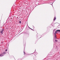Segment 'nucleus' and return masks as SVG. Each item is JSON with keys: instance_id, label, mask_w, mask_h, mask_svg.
<instances>
[{"instance_id": "nucleus-3", "label": "nucleus", "mask_w": 60, "mask_h": 60, "mask_svg": "<svg viewBox=\"0 0 60 60\" xmlns=\"http://www.w3.org/2000/svg\"><path fill=\"white\" fill-rule=\"evenodd\" d=\"M56 34H55L54 35L55 36L54 37L55 38H56Z\"/></svg>"}, {"instance_id": "nucleus-8", "label": "nucleus", "mask_w": 60, "mask_h": 60, "mask_svg": "<svg viewBox=\"0 0 60 60\" xmlns=\"http://www.w3.org/2000/svg\"><path fill=\"white\" fill-rule=\"evenodd\" d=\"M23 52L24 53V55H25V52Z\"/></svg>"}, {"instance_id": "nucleus-4", "label": "nucleus", "mask_w": 60, "mask_h": 60, "mask_svg": "<svg viewBox=\"0 0 60 60\" xmlns=\"http://www.w3.org/2000/svg\"><path fill=\"white\" fill-rule=\"evenodd\" d=\"M55 42H57V41H58V40H55Z\"/></svg>"}, {"instance_id": "nucleus-11", "label": "nucleus", "mask_w": 60, "mask_h": 60, "mask_svg": "<svg viewBox=\"0 0 60 60\" xmlns=\"http://www.w3.org/2000/svg\"><path fill=\"white\" fill-rule=\"evenodd\" d=\"M55 32L56 33L55 34H56V31Z\"/></svg>"}, {"instance_id": "nucleus-12", "label": "nucleus", "mask_w": 60, "mask_h": 60, "mask_svg": "<svg viewBox=\"0 0 60 60\" xmlns=\"http://www.w3.org/2000/svg\"><path fill=\"white\" fill-rule=\"evenodd\" d=\"M1 56V55L0 54V56Z\"/></svg>"}, {"instance_id": "nucleus-6", "label": "nucleus", "mask_w": 60, "mask_h": 60, "mask_svg": "<svg viewBox=\"0 0 60 60\" xmlns=\"http://www.w3.org/2000/svg\"><path fill=\"white\" fill-rule=\"evenodd\" d=\"M19 23H21V21H19Z\"/></svg>"}, {"instance_id": "nucleus-9", "label": "nucleus", "mask_w": 60, "mask_h": 60, "mask_svg": "<svg viewBox=\"0 0 60 60\" xmlns=\"http://www.w3.org/2000/svg\"><path fill=\"white\" fill-rule=\"evenodd\" d=\"M29 28H30V29H31V30H32V29L31 28H30L29 27Z\"/></svg>"}, {"instance_id": "nucleus-5", "label": "nucleus", "mask_w": 60, "mask_h": 60, "mask_svg": "<svg viewBox=\"0 0 60 60\" xmlns=\"http://www.w3.org/2000/svg\"><path fill=\"white\" fill-rule=\"evenodd\" d=\"M56 31H57L58 32H60V30H56Z\"/></svg>"}, {"instance_id": "nucleus-1", "label": "nucleus", "mask_w": 60, "mask_h": 60, "mask_svg": "<svg viewBox=\"0 0 60 60\" xmlns=\"http://www.w3.org/2000/svg\"><path fill=\"white\" fill-rule=\"evenodd\" d=\"M4 29H3L0 32V33L1 34H3V32H4Z\"/></svg>"}, {"instance_id": "nucleus-2", "label": "nucleus", "mask_w": 60, "mask_h": 60, "mask_svg": "<svg viewBox=\"0 0 60 60\" xmlns=\"http://www.w3.org/2000/svg\"><path fill=\"white\" fill-rule=\"evenodd\" d=\"M56 19V17H55L54 18V19H53V21H55V20Z\"/></svg>"}, {"instance_id": "nucleus-7", "label": "nucleus", "mask_w": 60, "mask_h": 60, "mask_svg": "<svg viewBox=\"0 0 60 60\" xmlns=\"http://www.w3.org/2000/svg\"><path fill=\"white\" fill-rule=\"evenodd\" d=\"M5 53H6V52H4L3 53V54H5Z\"/></svg>"}, {"instance_id": "nucleus-13", "label": "nucleus", "mask_w": 60, "mask_h": 60, "mask_svg": "<svg viewBox=\"0 0 60 60\" xmlns=\"http://www.w3.org/2000/svg\"><path fill=\"white\" fill-rule=\"evenodd\" d=\"M54 24H56V23H54Z\"/></svg>"}, {"instance_id": "nucleus-10", "label": "nucleus", "mask_w": 60, "mask_h": 60, "mask_svg": "<svg viewBox=\"0 0 60 60\" xmlns=\"http://www.w3.org/2000/svg\"><path fill=\"white\" fill-rule=\"evenodd\" d=\"M5 51H7V50H5Z\"/></svg>"}]
</instances>
